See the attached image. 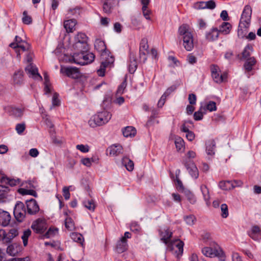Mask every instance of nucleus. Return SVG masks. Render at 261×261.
<instances>
[{"label": "nucleus", "instance_id": "a878e982", "mask_svg": "<svg viewBox=\"0 0 261 261\" xmlns=\"http://www.w3.org/2000/svg\"><path fill=\"white\" fill-rule=\"evenodd\" d=\"M82 57L84 60L82 65L92 63L95 59V55L92 53L84 52V56Z\"/></svg>", "mask_w": 261, "mask_h": 261}, {"label": "nucleus", "instance_id": "13d9d810", "mask_svg": "<svg viewBox=\"0 0 261 261\" xmlns=\"http://www.w3.org/2000/svg\"><path fill=\"white\" fill-rule=\"evenodd\" d=\"M126 82L125 80L118 87V88L117 91V94L121 95L123 93L124 90L126 87Z\"/></svg>", "mask_w": 261, "mask_h": 261}, {"label": "nucleus", "instance_id": "f3484780", "mask_svg": "<svg viewBox=\"0 0 261 261\" xmlns=\"http://www.w3.org/2000/svg\"><path fill=\"white\" fill-rule=\"evenodd\" d=\"M108 150L109 151L110 155L117 156L123 152V148L119 144H114L109 147Z\"/></svg>", "mask_w": 261, "mask_h": 261}, {"label": "nucleus", "instance_id": "bf43d9fd", "mask_svg": "<svg viewBox=\"0 0 261 261\" xmlns=\"http://www.w3.org/2000/svg\"><path fill=\"white\" fill-rule=\"evenodd\" d=\"M77 149L80 150L82 152H88L89 150V147L87 145L80 144L76 146Z\"/></svg>", "mask_w": 261, "mask_h": 261}, {"label": "nucleus", "instance_id": "0eeeda50", "mask_svg": "<svg viewBox=\"0 0 261 261\" xmlns=\"http://www.w3.org/2000/svg\"><path fill=\"white\" fill-rule=\"evenodd\" d=\"M212 76L215 82L217 83H221L225 81L227 78V74H220V70L218 66L213 65L211 66Z\"/></svg>", "mask_w": 261, "mask_h": 261}, {"label": "nucleus", "instance_id": "72a5a7b5", "mask_svg": "<svg viewBox=\"0 0 261 261\" xmlns=\"http://www.w3.org/2000/svg\"><path fill=\"white\" fill-rule=\"evenodd\" d=\"M219 187L223 190H231L233 189V186L230 180L221 181L219 184Z\"/></svg>", "mask_w": 261, "mask_h": 261}, {"label": "nucleus", "instance_id": "de8ad7c7", "mask_svg": "<svg viewBox=\"0 0 261 261\" xmlns=\"http://www.w3.org/2000/svg\"><path fill=\"white\" fill-rule=\"evenodd\" d=\"M174 143L177 150L180 151L184 146V140L179 137H176L175 139Z\"/></svg>", "mask_w": 261, "mask_h": 261}, {"label": "nucleus", "instance_id": "ddd939ff", "mask_svg": "<svg viewBox=\"0 0 261 261\" xmlns=\"http://www.w3.org/2000/svg\"><path fill=\"white\" fill-rule=\"evenodd\" d=\"M25 69L29 77H32L37 80L41 81L42 80V76L38 72L37 68L32 63L29 64L25 67Z\"/></svg>", "mask_w": 261, "mask_h": 261}, {"label": "nucleus", "instance_id": "5701e85b", "mask_svg": "<svg viewBox=\"0 0 261 261\" xmlns=\"http://www.w3.org/2000/svg\"><path fill=\"white\" fill-rule=\"evenodd\" d=\"M137 68V62L135 55L133 53L130 54L129 63L128 66L129 72L133 73Z\"/></svg>", "mask_w": 261, "mask_h": 261}, {"label": "nucleus", "instance_id": "5fc2aeb1", "mask_svg": "<svg viewBox=\"0 0 261 261\" xmlns=\"http://www.w3.org/2000/svg\"><path fill=\"white\" fill-rule=\"evenodd\" d=\"M25 129V125L24 123H18L16 125V131L19 135L21 134Z\"/></svg>", "mask_w": 261, "mask_h": 261}, {"label": "nucleus", "instance_id": "20e7f679", "mask_svg": "<svg viewBox=\"0 0 261 261\" xmlns=\"http://www.w3.org/2000/svg\"><path fill=\"white\" fill-rule=\"evenodd\" d=\"M112 115L107 111L98 112L96 114L91 117L88 121L91 127L101 126L108 123L111 119Z\"/></svg>", "mask_w": 261, "mask_h": 261}, {"label": "nucleus", "instance_id": "393cba45", "mask_svg": "<svg viewBox=\"0 0 261 261\" xmlns=\"http://www.w3.org/2000/svg\"><path fill=\"white\" fill-rule=\"evenodd\" d=\"M20 251V247L16 244L9 245L7 248V252L11 256H15Z\"/></svg>", "mask_w": 261, "mask_h": 261}, {"label": "nucleus", "instance_id": "e433bc0d", "mask_svg": "<svg viewBox=\"0 0 261 261\" xmlns=\"http://www.w3.org/2000/svg\"><path fill=\"white\" fill-rule=\"evenodd\" d=\"M206 113V109L205 107H200L199 110L195 112L194 114V118L195 120H201L203 118V114Z\"/></svg>", "mask_w": 261, "mask_h": 261}, {"label": "nucleus", "instance_id": "774afa93", "mask_svg": "<svg viewBox=\"0 0 261 261\" xmlns=\"http://www.w3.org/2000/svg\"><path fill=\"white\" fill-rule=\"evenodd\" d=\"M60 101L58 99V94L55 93L52 98V105L53 106H58L59 105Z\"/></svg>", "mask_w": 261, "mask_h": 261}, {"label": "nucleus", "instance_id": "3c124183", "mask_svg": "<svg viewBox=\"0 0 261 261\" xmlns=\"http://www.w3.org/2000/svg\"><path fill=\"white\" fill-rule=\"evenodd\" d=\"M221 216L226 218L228 216V206L226 204H222L221 205Z\"/></svg>", "mask_w": 261, "mask_h": 261}, {"label": "nucleus", "instance_id": "7c9ffc66", "mask_svg": "<svg viewBox=\"0 0 261 261\" xmlns=\"http://www.w3.org/2000/svg\"><path fill=\"white\" fill-rule=\"evenodd\" d=\"M123 135L125 137L134 136L136 134V130L133 126H127L123 130Z\"/></svg>", "mask_w": 261, "mask_h": 261}, {"label": "nucleus", "instance_id": "8fccbe9b", "mask_svg": "<svg viewBox=\"0 0 261 261\" xmlns=\"http://www.w3.org/2000/svg\"><path fill=\"white\" fill-rule=\"evenodd\" d=\"M22 21L23 23L26 24H29L32 23V18L31 16L28 15L27 12L26 11H24L23 12V17L22 18Z\"/></svg>", "mask_w": 261, "mask_h": 261}, {"label": "nucleus", "instance_id": "2f4dec72", "mask_svg": "<svg viewBox=\"0 0 261 261\" xmlns=\"http://www.w3.org/2000/svg\"><path fill=\"white\" fill-rule=\"evenodd\" d=\"M256 63L255 59L254 57L249 58L247 59L245 62L244 67L246 70L250 71L252 69V67Z\"/></svg>", "mask_w": 261, "mask_h": 261}, {"label": "nucleus", "instance_id": "412c9836", "mask_svg": "<svg viewBox=\"0 0 261 261\" xmlns=\"http://www.w3.org/2000/svg\"><path fill=\"white\" fill-rule=\"evenodd\" d=\"M76 24L75 19H69L64 21V27L68 33L73 32L75 30V26Z\"/></svg>", "mask_w": 261, "mask_h": 261}, {"label": "nucleus", "instance_id": "a211bd4d", "mask_svg": "<svg viewBox=\"0 0 261 261\" xmlns=\"http://www.w3.org/2000/svg\"><path fill=\"white\" fill-rule=\"evenodd\" d=\"M249 235L252 239L258 240L261 239V229L258 226H253Z\"/></svg>", "mask_w": 261, "mask_h": 261}, {"label": "nucleus", "instance_id": "cd10ccee", "mask_svg": "<svg viewBox=\"0 0 261 261\" xmlns=\"http://www.w3.org/2000/svg\"><path fill=\"white\" fill-rule=\"evenodd\" d=\"M231 29V25L229 22H223L220 26L218 30L220 33L227 35L230 33Z\"/></svg>", "mask_w": 261, "mask_h": 261}, {"label": "nucleus", "instance_id": "6ab92c4d", "mask_svg": "<svg viewBox=\"0 0 261 261\" xmlns=\"http://www.w3.org/2000/svg\"><path fill=\"white\" fill-rule=\"evenodd\" d=\"M250 25H247L244 24H241L239 25L238 29V37L240 39L245 38L246 35L248 32V28Z\"/></svg>", "mask_w": 261, "mask_h": 261}, {"label": "nucleus", "instance_id": "603ef678", "mask_svg": "<svg viewBox=\"0 0 261 261\" xmlns=\"http://www.w3.org/2000/svg\"><path fill=\"white\" fill-rule=\"evenodd\" d=\"M206 110H208L210 112L216 111L217 109L216 104L214 101H210L205 107Z\"/></svg>", "mask_w": 261, "mask_h": 261}, {"label": "nucleus", "instance_id": "c756f323", "mask_svg": "<svg viewBox=\"0 0 261 261\" xmlns=\"http://www.w3.org/2000/svg\"><path fill=\"white\" fill-rule=\"evenodd\" d=\"M122 164L129 171H132L134 169V165L133 162L127 157H124L122 159Z\"/></svg>", "mask_w": 261, "mask_h": 261}, {"label": "nucleus", "instance_id": "39448f33", "mask_svg": "<svg viewBox=\"0 0 261 261\" xmlns=\"http://www.w3.org/2000/svg\"><path fill=\"white\" fill-rule=\"evenodd\" d=\"M201 252L206 257L211 258L217 257L220 261H225V260L226 256L223 251L219 245L215 243L211 247L203 248Z\"/></svg>", "mask_w": 261, "mask_h": 261}, {"label": "nucleus", "instance_id": "4c0bfd02", "mask_svg": "<svg viewBox=\"0 0 261 261\" xmlns=\"http://www.w3.org/2000/svg\"><path fill=\"white\" fill-rule=\"evenodd\" d=\"M113 4V0H103V11L106 13H110Z\"/></svg>", "mask_w": 261, "mask_h": 261}, {"label": "nucleus", "instance_id": "9b49d317", "mask_svg": "<svg viewBox=\"0 0 261 261\" xmlns=\"http://www.w3.org/2000/svg\"><path fill=\"white\" fill-rule=\"evenodd\" d=\"M31 228L37 233H42L47 228L46 221L43 219H38L32 224Z\"/></svg>", "mask_w": 261, "mask_h": 261}, {"label": "nucleus", "instance_id": "aec40b11", "mask_svg": "<svg viewBox=\"0 0 261 261\" xmlns=\"http://www.w3.org/2000/svg\"><path fill=\"white\" fill-rule=\"evenodd\" d=\"M18 234V231L16 228H11L9 229L7 233H5V242H10Z\"/></svg>", "mask_w": 261, "mask_h": 261}, {"label": "nucleus", "instance_id": "c03bdc74", "mask_svg": "<svg viewBox=\"0 0 261 261\" xmlns=\"http://www.w3.org/2000/svg\"><path fill=\"white\" fill-rule=\"evenodd\" d=\"M75 42H87L88 37L84 33H79L74 38Z\"/></svg>", "mask_w": 261, "mask_h": 261}, {"label": "nucleus", "instance_id": "052dcab7", "mask_svg": "<svg viewBox=\"0 0 261 261\" xmlns=\"http://www.w3.org/2000/svg\"><path fill=\"white\" fill-rule=\"evenodd\" d=\"M186 197L188 201L192 204L195 203L196 201L194 195L189 191L187 192Z\"/></svg>", "mask_w": 261, "mask_h": 261}, {"label": "nucleus", "instance_id": "c9c22d12", "mask_svg": "<svg viewBox=\"0 0 261 261\" xmlns=\"http://www.w3.org/2000/svg\"><path fill=\"white\" fill-rule=\"evenodd\" d=\"M200 190L202 193L203 198L206 202L207 205L208 204L209 200L210 198L209 191L207 188V187L205 185H202L200 187Z\"/></svg>", "mask_w": 261, "mask_h": 261}, {"label": "nucleus", "instance_id": "b1692460", "mask_svg": "<svg viewBox=\"0 0 261 261\" xmlns=\"http://www.w3.org/2000/svg\"><path fill=\"white\" fill-rule=\"evenodd\" d=\"M74 48L77 52H87L89 49V46L87 42H75L73 45Z\"/></svg>", "mask_w": 261, "mask_h": 261}, {"label": "nucleus", "instance_id": "473e14b6", "mask_svg": "<svg viewBox=\"0 0 261 261\" xmlns=\"http://www.w3.org/2000/svg\"><path fill=\"white\" fill-rule=\"evenodd\" d=\"M84 52H75L72 56V59L75 63L82 65L83 64V57L84 56Z\"/></svg>", "mask_w": 261, "mask_h": 261}, {"label": "nucleus", "instance_id": "09e8293b", "mask_svg": "<svg viewBox=\"0 0 261 261\" xmlns=\"http://www.w3.org/2000/svg\"><path fill=\"white\" fill-rule=\"evenodd\" d=\"M23 109L18 108H13L11 110L12 115H14L15 117L21 118L23 115Z\"/></svg>", "mask_w": 261, "mask_h": 261}, {"label": "nucleus", "instance_id": "e2e57ef3", "mask_svg": "<svg viewBox=\"0 0 261 261\" xmlns=\"http://www.w3.org/2000/svg\"><path fill=\"white\" fill-rule=\"evenodd\" d=\"M130 229L132 231L138 232L141 229V227L137 222H132L130 225Z\"/></svg>", "mask_w": 261, "mask_h": 261}, {"label": "nucleus", "instance_id": "a18cd8bd", "mask_svg": "<svg viewBox=\"0 0 261 261\" xmlns=\"http://www.w3.org/2000/svg\"><path fill=\"white\" fill-rule=\"evenodd\" d=\"M252 50V47L251 46L249 45L246 46L242 52V58L244 59H248Z\"/></svg>", "mask_w": 261, "mask_h": 261}, {"label": "nucleus", "instance_id": "79ce46f5", "mask_svg": "<svg viewBox=\"0 0 261 261\" xmlns=\"http://www.w3.org/2000/svg\"><path fill=\"white\" fill-rule=\"evenodd\" d=\"M18 192L22 195H30L36 197L37 196V193L33 190H28L23 188H20L18 190Z\"/></svg>", "mask_w": 261, "mask_h": 261}, {"label": "nucleus", "instance_id": "f03ea898", "mask_svg": "<svg viewBox=\"0 0 261 261\" xmlns=\"http://www.w3.org/2000/svg\"><path fill=\"white\" fill-rule=\"evenodd\" d=\"M94 47L98 52L101 53V57L102 59L100 67L97 72L98 75L103 76L106 68L114 63V58L107 52L104 41L100 39H97L95 40Z\"/></svg>", "mask_w": 261, "mask_h": 261}, {"label": "nucleus", "instance_id": "864d4df0", "mask_svg": "<svg viewBox=\"0 0 261 261\" xmlns=\"http://www.w3.org/2000/svg\"><path fill=\"white\" fill-rule=\"evenodd\" d=\"M185 220L187 224L192 225L194 224L196 218L193 215H190L185 217Z\"/></svg>", "mask_w": 261, "mask_h": 261}, {"label": "nucleus", "instance_id": "dca6fc26", "mask_svg": "<svg viewBox=\"0 0 261 261\" xmlns=\"http://www.w3.org/2000/svg\"><path fill=\"white\" fill-rule=\"evenodd\" d=\"M219 33L220 32L217 28H213L206 33L205 38L209 41H213L218 38Z\"/></svg>", "mask_w": 261, "mask_h": 261}, {"label": "nucleus", "instance_id": "6e6552de", "mask_svg": "<svg viewBox=\"0 0 261 261\" xmlns=\"http://www.w3.org/2000/svg\"><path fill=\"white\" fill-rule=\"evenodd\" d=\"M183 163L189 173L194 179H197L199 176L198 170L193 161L184 160Z\"/></svg>", "mask_w": 261, "mask_h": 261}, {"label": "nucleus", "instance_id": "0e129e2a", "mask_svg": "<svg viewBox=\"0 0 261 261\" xmlns=\"http://www.w3.org/2000/svg\"><path fill=\"white\" fill-rule=\"evenodd\" d=\"M205 5L206 9L212 10L215 8L216 7L215 2L213 0H210L207 2H205Z\"/></svg>", "mask_w": 261, "mask_h": 261}, {"label": "nucleus", "instance_id": "338daca9", "mask_svg": "<svg viewBox=\"0 0 261 261\" xmlns=\"http://www.w3.org/2000/svg\"><path fill=\"white\" fill-rule=\"evenodd\" d=\"M188 100L190 105H195L196 102V96L195 94H190L188 97Z\"/></svg>", "mask_w": 261, "mask_h": 261}, {"label": "nucleus", "instance_id": "423d86ee", "mask_svg": "<svg viewBox=\"0 0 261 261\" xmlns=\"http://www.w3.org/2000/svg\"><path fill=\"white\" fill-rule=\"evenodd\" d=\"M27 213V211L24 203L22 202H17L13 212L14 216L17 221L20 222L23 221Z\"/></svg>", "mask_w": 261, "mask_h": 261}, {"label": "nucleus", "instance_id": "58836bf2", "mask_svg": "<svg viewBox=\"0 0 261 261\" xmlns=\"http://www.w3.org/2000/svg\"><path fill=\"white\" fill-rule=\"evenodd\" d=\"M70 237L74 242L83 245V243L84 242V238L81 233L72 232L71 233Z\"/></svg>", "mask_w": 261, "mask_h": 261}, {"label": "nucleus", "instance_id": "4468645a", "mask_svg": "<svg viewBox=\"0 0 261 261\" xmlns=\"http://www.w3.org/2000/svg\"><path fill=\"white\" fill-rule=\"evenodd\" d=\"M26 206L27 208V213L29 215H35L39 211V207L37 201L31 199L26 201Z\"/></svg>", "mask_w": 261, "mask_h": 261}, {"label": "nucleus", "instance_id": "a19ab883", "mask_svg": "<svg viewBox=\"0 0 261 261\" xmlns=\"http://www.w3.org/2000/svg\"><path fill=\"white\" fill-rule=\"evenodd\" d=\"M1 182L2 183L8 184L12 187L18 184L19 183V180H15L14 179H10L7 177H3L1 179Z\"/></svg>", "mask_w": 261, "mask_h": 261}, {"label": "nucleus", "instance_id": "bb28decb", "mask_svg": "<svg viewBox=\"0 0 261 261\" xmlns=\"http://www.w3.org/2000/svg\"><path fill=\"white\" fill-rule=\"evenodd\" d=\"M215 142L213 140L208 141L206 143V151L208 155H213L215 154Z\"/></svg>", "mask_w": 261, "mask_h": 261}, {"label": "nucleus", "instance_id": "ea45409f", "mask_svg": "<svg viewBox=\"0 0 261 261\" xmlns=\"http://www.w3.org/2000/svg\"><path fill=\"white\" fill-rule=\"evenodd\" d=\"M32 233L31 230L30 229L24 230L23 232V234L21 236L23 244L24 246L28 245V238L30 237Z\"/></svg>", "mask_w": 261, "mask_h": 261}, {"label": "nucleus", "instance_id": "c85d7f7f", "mask_svg": "<svg viewBox=\"0 0 261 261\" xmlns=\"http://www.w3.org/2000/svg\"><path fill=\"white\" fill-rule=\"evenodd\" d=\"M127 249V241H125L120 239V241L117 244L116 250L119 253H121Z\"/></svg>", "mask_w": 261, "mask_h": 261}, {"label": "nucleus", "instance_id": "4be33fe9", "mask_svg": "<svg viewBox=\"0 0 261 261\" xmlns=\"http://www.w3.org/2000/svg\"><path fill=\"white\" fill-rule=\"evenodd\" d=\"M13 82L14 85H20L23 82V71L18 70L15 72L13 77Z\"/></svg>", "mask_w": 261, "mask_h": 261}, {"label": "nucleus", "instance_id": "9d476101", "mask_svg": "<svg viewBox=\"0 0 261 261\" xmlns=\"http://www.w3.org/2000/svg\"><path fill=\"white\" fill-rule=\"evenodd\" d=\"M60 72L74 79H78L80 76L78 69L75 67L61 66Z\"/></svg>", "mask_w": 261, "mask_h": 261}, {"label": "nucleus", "instance_id": "1a4fd4ad", "mask_svg": "<svg viewBox=\"0 0 261 261\" xmlns=\"http://www.w3.org/2000/svg\"><path fill=\"white\" fill-rule=\"evenodd\" d=\"M252 14V9L249 5L245 6L240 20L241 24L250 25Z\"/></svg>", "mask_w": 261, "mask_h": 261}, {"label": "nucleus", "instance_id": "7ed1b4c3", "mask_svg": "<svg viewBox=\"0 0 261 261\" xmlns=\"http://www.w3.org/2000/svg\"><path fill=\"white\" fill-rule=\"evenodd\" d=\"M178 34L183 40V45L187 51H191L194 47L193 36L190 26L183 24L178 29Z\"/></svg>", "mask_w": 261, "mask_h": 261}, {"label": "nucleus", "instance_id": "f8f14e48", "mask_svg": "<svg viewBox=\"0 0 261 261\" xmlns=\"http://www.w3.org/2000/svg\"><path fill=\"white\" fill-rule=\"evenodd\" d=\"M10 46L14 48L17 53V58L18 59H20V50L22 51H29L30 49V45L25 41L16 44L15 43H11Z\"/></svg>", "mask_w": 261, "mask_h": 261}, {"label": "nucleus", "instance_id": "f257e3e1", "mask_svg": "<svg viewBox=\"0 0 261 261\" xmlns=\"http://www.w3.org/2000/svg\"><path fill=\"white\" fill-rule=\"evenodd\" d=\"M159 234L161 240L167 246V249L175 255L176 261H179V257L183 253L184 242L178 239L172 241V232L167 226L161 228Z\"/></svg>", "mask_w": 261, "mask_h": 261}, {"label": "nucleus", "instance_id": "37998d69", "mask_svg": "<svg viewBox=\"0 0 261 261\" xmlns=\"http://www.w3.org/2000/svg\"><path fill=\"white\" fill-rule=\"evenodd\" d=\"M83 204L85 207L89 211L93 212L95 208L94 200L92 199L86 200L83 202Z\"/></svg>", "mask_w": 261, "mask_h": 261}, {"label": "nucleus", "instance_id": "69168bd1", "mask_svg": "<svg viewBox=\"0 0 261 261\" xmlns=\"http://www.w3.org/2000/svg\"><path fill=\"white\" fill-rule=\"evenodd\" d=\"M81 162L83 165L87 167H90L91 166V163L93 162V160L92 158H84L81 160Z\"/></svg>", "mask_w": 261, "mask_h": 261}, {"label": "nucleus", "instance_id": "4d7b16f0", "mask_svg": "<svg viewBox=\"0 0 261 261\" xmlns=\"http://www.w3.org/2000/svg\"><path fill=\"white\" fill-rule=\"evenodd\" d=\"M8 187L0 185V198H3L6 196L9 191Z\"/></svg>", "mask_w": 261, "mask_h": 261}, {"label": "nucleus", "instance_id": "6e6d98bb", "mask_svg": "<svg viewBox=\"0 0 261 261\" xmlns=\"http://www.w3.org/2000/svg\"><path fill=\"white\" fill-rule=\"evenodd\" d=\"M71 186L64 187L63 188V195L66 200H68L70 197L69 189Z\"/></svg>", "mask_w": 261, "mask_h": 261}, {"label": "nucleus", "instance_id": "f704fd0d", "mask_svg": "<svg viewBox=\"0 0 261 261\" xmlns=\"http://www.w3.org/2000/svg\"><path fill=\"white\" fill-rule=\"evenodd\" d=\"M65 226L68 231H73L75 230L74 223L70 217H67L65 220Z\"/></svg>", "mask_w": 261, "mask_h": 261}, {"label": "nucleus", "instance_id": "2eb2a0df", "mask_svg": "<svg viewBox=\"0 0 261 261\" xmlns=\"http://www.w3.org/2000/svg\"><path fill=\"white\" fill-rule=\"evenodd\" d=\"M11 219V215L8 212L0 209V225L3 226H8Z\"/></svg>", "mask_w": 261, "mask_h": 261}, {"label": "nucleus", "instance_id": "49530a36", "mask_svg": "<svg viewBox=\"0 0 261 261\" xmlns=\"http://www.w3.org/2000/svg\"><path fill=\"white\" fill-rule=\"evenodd\" d=\"M58 230L57 228H50L45 233L44 236L47 238L54 237L58 233Z\"/></svg>", "mask_w": 261, "mask_h": 261}, {"label": "nucleus", "instance_id": "680f3d73", "mask_svg": "<svg viewBox=\"0 0 261 261\" xmlns=\"http://www.w3.org/2000/svg\"><path fill=\"white\" fill-rule=\"evenodd\" d=\"M142 9L143 15L145 17V18L146 19L150 20V17L149 15L151 13V11L148 9L147 7H145V6L142 7Z\"/></svg>", "mask_w": 261, "mask_h": 261}]
</instances>
